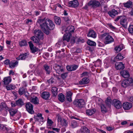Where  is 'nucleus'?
<instances>
[{"mask_svg": "<svg viewBox=\"0 0 133 133\" xmlns=\"http://www.w3.org/2000/svg\"><path fill=\"white\" fill-rule=\"evenodd\" d=\"M50 95V94L48 92L44 91L41 93V96L43 99L47 100L49 99Z\"/></svg>", "mask_w": 133, "mask_h": 133, "instance_id": "15", "label": "nucleus"}, {"mask_svg": "<svg viewBox=\"0 0 133 133\" xmlns=\"http://www.w3.org/2000/svg\"><path fill=\"white\" fill-rule=\"evenodd\" d=\"M113 102L112 104L117 109H119L122 107V104L118 100L114 99L113 101Z\"/></svg>", "mask_w": 133, "mask_h": 133, "instance_id": "11", "label": "nucleus"}, {"mask_svg": "<svg viewBox=\"0 0 133 133\" xmlns=\"http://www.w3.org/2000/svg\"><path fill=\"white\" fill-rule=\"evenodd\" d=\"M61 124L63 126H66L67 125L66 121L65 120L63 119L61 122Z\"/></svg>", "mask_w": 133, "mask_h": 133, "instance_id": "51", "label": "nucleus"}, {"mask_svg": "<svg viewBox=\"0 0 133 133\" xmlns=\"http://www.w3.org/2000/svg\"><path fill=\"white\" fill-rule=\"evenodd\" d=\"M129 101L133 103V97H130Z\"/></svg>", "mask_w": 133, "mask_h": 133, "instance_id": "64", "label": "nucleus"}, {"mask_svg": "<svg viewBox=\"0 0 133 133\" xmlns=\"http://www.w3.org/2000/svg\"><path fill=\"white\" fill-rule=\"evenodd\" d=\"M78 67V65H72V71L76 70Z\"/></svg>", "mask_w": 133, "mask_h": 133, "instance_id": "49", "label": "nucleus"}, {"mask_svg": "<svg viewBox=\"0 0 133 133\" xmlns=\"http://www.w3.org/2000/svg\"><path fill=\"white\" fill-rule=\"evenodd\" d=\"M42 114H38L36 116H34V118L35 121L43 122V118L42 117Z\"/></svg>", "mask_w": 133, "mask_h": 133, "instance_id": "18", "label": "nucleus"}, {"mask_svg": "<svg viewBox=\"0 0 133 133\" xmlns=\"http://www.w3.org/2000/svg\"><path fill=\"white\" fill-rule=\"evenodd\" d=\"M57 88L56 87H52L51 88V91L53 96H56L57 94Z\"/></svg>", "mask_w": 133, "mask_h": 133, "instance_id": "36", "label": "nucleus"}, {"mask_svg": "<svg viewBox=\"0 0 133 133\" xmlns=\"http://www.w3.org/2000/svg\"><path fill=\"white\" fill-rule=\"evenodd\" d=\"M101 4L98 1L91 0L88 2V5L93 8H96L100 6Z\"/></svg>", "mask_w": 133, "mask_h": 133, "instance_id": "6", "label": "nucleus"}, {"mask_svg": "<svg viewBox=\"0 0 133 133\" xmlns=\"http://www.w3.org/2000/svg\"><path fill=\"white\" fill-rule=\"evenodd\" d=\"M11 104L12 107H14L17 105H16V102L15 103L14 102H11Z\"/></svg>", "mask_w": 133, "mask_h": 133, "instance_id": "58", "label": "nucleus"}, {"mask_svg": "<svg viewBox=\"0 0 133 133\" xmlns=\"http://www.w3.org/2000/svg\"><path fill=\"white\" fill-rule=\"evenodd\" d=\"M115 67L117 70H123L125 68L124 65L121 62L116 63Z\"/></svg>", "mask_w": 133, "mask_h": 133, "instance_id": "14", "label": "nucleus"}, {"mask_svg": "<svg viewBox=\"0 0 133 133\" xmlns=\"http://www.w3.org/2000/svg\"><path fill=\"white\" fill-rule=\"evenodd\" d=\"M101 111L103 113H105L106 112L107 110L106 107L104 104H102L101 106Z\"/></svg>", "mask_w": 133, "mask_h": 133, "instance_id": "40", "label": "nucleus"}, {"mask_svg": "<svg viewBox=\"0 0 133 133\" xmlns=\"http://www.w3.org/2000/svg\"><path fill=\"white\" fill-rule=\"evenodd\" d=\"M26 92L27 91L26 88L23 87H20L18 90V94L20 96L26 93Z\"/></svg>", "mask_w": 133, "mask_h": 133, "instance_id": "29", "label": "nucleus"}, {"mask_svg": "<svg viewBox=\"0 0 133 133\" xmlns=\"http://www.w3.org/2000/svg\"><path fill=\"white\" fill-rule=\"evenodd\" d=\"M109 26L112 29H115L116 28L114 26L112 25L111 24H108Z\"/></svg>", "mask_w": 133, "mask_h": 133, "instance_id": "53", "label": "nucleus"}, {"mask_svg": "<svg viewBox=\"0 0 133 133\" xmlns=\"http://www.w3.org/2000/svg\"><path fill=\"white\" fill-rule=\"evenodd\" d=\"M15 88V86L11 84H10L9 85L6 86V88L8 90H12L14 89Z\"/></svg>", "mask_w": 133, "mask_h": 133, "instance_id": "42", "label": "nucleus"}, {"mask_svg": "<svg viewBox=\"0 0 133 133\" xmlns=\"http://www.w3.org/2000/svg\"><path fill=\"white\" fill-rule=\"evenodd\" d=\"M112 102V100L108 98H107V99L105 101V103L106 105L109 107H110L111 104Z\"/></svg>", "mask_w": 133, "mask_h": 133, "instance_id": "41", "label": "nucleus"}, {"mask_svg": "<svg viewBox=\"0 0 133 133\" xmlns=\"http://www.w3.org/2000/svg\"><path fill=\"white\" fill-rule=\"evenodd\" d=\"M59 100L61 102H63L65 101L64 95L60 93L58 95Z\"/></svg>", "mask_w": 133, "mask_h": 133, "instance_id": "37", "label": "nucleus"}, {"mask_svg": "<svg viewBox=\"0 0 133 133\" xmlns=\"http://www.w3.org/2000/svg\"><path fill=\"white\" fill-rule=\"evenodd\" d=\"M133 82L132 78H130L128 79H125L122 81L121 85L123 88H126L130 85V84Z\"/></svg>", "mask_w": 133, "mask_h": 133, "instance_id": "7", "label": "nucleus"}, {"mask_svg": "<svg viewBox=\"0 0 133 133\" xmlns=\"http://www.w3.org/2000/svg\"><path fill=\"white\" fill-rule=\"evenodd\" d=\"M121 75L124 78H127L130 76V75L128 71L126 70H123L121 71Z\"/></svg>", "mask_w": 133, "mask_h": 133, "instance_id": "20", "label": "nucleus"}, {"mask_svg": "<svg viewBox=\"0 0 133 133\" xmlns=\"http://www.w3.org/2000/svg\"><path fill=\"white\" fill-rule=\"evenodd\" d=\"M102 36L103 37H106L104 40V43L105 44L111 43L114 41V39L112 37L109 35L108 33H104L102 35Z\"/></svg>", "mask_w": 133, "mask_h": 133, "instance_id": "3", "label": "nucleus"}, {"mask_svg": "<svg viewBox=\"0 0 133 133\" xmlns=\"http://www.w3.org/2000/svg\"><path fill=\"white\" fill-rule=\"evenodd\" d=\"M90 130L85 126L82 127L80 129V133H89Z\"/></svg>", "mask_w": 133, "mask_h": 133, "instance_id": "24", "label": "nucleus"}, {"mask_svg": "<svg viewBox=\"0 0 133 133\" xmlns=\"http://www.w3.org/2000/svg\"><path fill=\"white\" fill-rule=\"evenodd\" d=\"M33 33L35 36L37 37L38 39L42 40L43 39V34L41 30L36 29L34 30Z\"/></svg>", "mask_w": 133, "mask_h": 133, "instance_id": "5", "label": "nucleus"}, {"mask_svg": "<svg viewBox=\"0 0 133 133\" xmlns=\"http://www.w3.org/2000/svg\"><path fill=\"white\" fill-rule=\"evenodd\" d=\"M124 55H122L121 53H119L115 57V59H116L119 60H122L124 58Z\"/></svg>", "mask_w": 133, "mask_h": 133, "instance_id": "38", "label": "nucleus"}, {"mask_svg": "<svg viewBox=\"0 0 133 133\" xmlns=\"http://www.w3.org/2000/svg\"><path fill=\"white\" fill-rule=\"evenodd\" d=\"M68 73L66 72L64 73L61 75V77L63 79H64L66 78L68 76Z\"/></svg>", "mask_w": 133, "mask_h": 133, "instance_id": "45", "label": "nucleus"}, {"mask_svg": "<svg viewBox=\"0 0 133 133\" xmlns=\"http://www.w3.org/2000/svg\"><path fill=\"white\" fill-rule=\"evenodd\" d=\"M89 82V79L87 77H85L83 78L79 82V84L80 85L83 84H87Z\"/></svg>", "mask_w": 133, "mask_h": 133, "instance_id": "28", "label": "nucleus"}, {"mask_svg": "<svg viewBox=\"0 0 133 133\" xmlns=\"http://www.w3.org/2000/svg\"><path fill=\"white\" fill-rule=\"evenodd\" d=\"M4 63L6 65H7L9 64V65L10 62L9 59H7L4 61Z\"/></svg>", "mask_w": 133, "mask_h": 133, "instance_id": "48", "label": "nucleus"}, {"mask_svg": "<svg viewBox=\"0 0 133 133\" xmlns=\"http://www.w3.org/2000/svg\"><path fill=\"white\" fill-rule=\"evenodd\" d=\"M26 108L30 114H32L34 111L33 110V106L30 102L27 103L26 104Z\"/></svg>", "mask_w": 133, "mask_h": 133, "instance_id": "9", "label": "nucleus"}, {"mask_svg": "<svg viewBox=\"0 0 133 133\" xmlns=\"http://www.w3.org/2000/svg\"><path fill=\"white\" fill-rule=\"evenodd\" d=\"M11 79L10 77H5L3 79L4 84L5 85H7L11 82Z\"/></svg>", "mask_w": 133, "mask_h": 133, "instance_id": "27", "label": "nucleus"}, {"mask_svg": "<svg viewBox=\"0 0 133 133\" xmlns=\"http://www.w3.org/2000/svg\"><path fill=\"white\" fill-rule=\"evenodd\" d=\"M64 20L68 23H69V22L70 21V19L68 17H63Z\"/></svg>", "mask_w": 133, "mask_h": 133, "instance_id": "52", "label": "nucleus"}, {"mask_svg": "<svg viewBox=\"0 0 133 133\" xmlns=\"http://www.w3.org/2000/svg\"><path fill=\"white\" fill-rule=\"evenodd\" d=\"M108 14L111 17H114L116 15L118 14V11L115 9H113L111 10L108 12Z\"/></svg>", "mask_w": 133, "mask_h": 133, "instance_id": "23", "label": "nucleus"}, {"mask_svg": "<svg viewBox=\"0 0 133 133\" xmlns=\"http://www.w3.org/2000/svg\"><path fill=\"white\" fill-rule=\"evenodd\" d=\"M19 45L20 46L22 47L23 46H25L27 45L26 42L24 40H23L19 42Z\"/></svg>", "mask_w": 133, "mask_h": 133, "instance_id": "43", "label": "nucleus"}, {"mask_svg": "<svg viewBox=\"0 0 133 133\" xmlns=\"http://www.w3.org/2000/svg\"><path fill=\"white\" fill-rule=\"evenodd\" d=\"M43 68L45 71L46 74L48 75L50 74L51 71V69L49 66L47 64H45L43 65Z\"/></svg>", "mask_w": 133, "mask_h": 133, "instance_id": "19", "label": "nucleus"}, {"mask_svg": "<svg viewBox=\"0 0 133 133\" xmlns=\"http://www.w3.org/2000/svg\"><path fill=\"white\" fill-rule=\"evenodd\" d=\"M55 22L58 25H60L61 23V19L60 17L57 16L55 17Z\"/></svg>", "mask_w": 133, "mask_h": 133, "instance_id": "39", "label": "nucleus"}, {"mask_svg": "<svg viewBox=\"0 0 133 133\" xmlns=\"http://www.w3.org/2000/svg\"><path fill=\"white\" fill-rule=\"evenodd\" d=\"M30 102L35 104H39V100L37 97L33 96L30 98Z\"/></svg>", "mask_w": 133, "mask_h": 133, "instance_id": "26", "label": "nucleus"}, {"mask_svg": "<svg viewBox=\"0 0 133 133\" xmlns=\"http://www.w3.org/2000/svg\"><path fill=\"white\" fill-rule=\"evenodd\" d=\"M28 44L31 51L32 53H35L38 50V48L35 47H34V45L31 41L29 42Z\"/></svg>", "mask_w": 133, "mask_h": 133, "instance_id": "12", "label": "nucleus"}, {"mask_svg": "<svg viewBox=\"0 0 133 133\" xmlns=\"http://www.w3.org/2000/svg\"><path fill=\"white\" fill-rule=\"evenodd\" d=\"M66 68L67 70L69 71H72V65H71V66H69V65L67 66H66Z\"/></svg>", "mask_w": 133, "mask_h": 133, "instance_id": "50", "label": "nucleus"}, {"mask_svg": "<svg viewBox=\"0 0 133 133\" xmlns=\"http://www.w3.org/2000/svg\"><path fill=\"white\" fill-rule=\"evenodd\" d=\"M130 14L131 16H133V8L131 9V11L130 12Z\"/></svg>", "mask_w": 133, "mask_h": 133, "instance_id": "63", "label": "nucleus"}, {"mask_svg": "<svg viewBox=\"0 0 133 133\" xmlns=\"http://www.w3.org/2000/svg\"><path fill=\"white\" fill-rule=\"evenodd\" d=\"M107 130L109 131H111L112 130V127H107Z\"/></svg>", "mask_w": 133, "mask_h": 133, "instance_id": "62", "label": "nucleus"}, {"mask_svg": "<svg viewBox=\"0 0 133 133\" xmlns=\"http://www.w3.org/2000/svg\"><path fill=\"white\" fill-rule=\"evenodd\" d=\"M66 96H72V93L70 91H69L66 93Z\"/></svg>", "mask_w": 133, "mask_h": 133, "instance_id": "55", "label": "nucleus"}, {"mask_svg": "<svg viewBox=\"0 0 133 133\" xmlns=\"http://www.w3.org/2000/svg\"><path fill=\"white\" fill-rule=\"evenodd\" d=\"M127 123V121H123L121 122V124L122 125H124L126 124Z\"/></svg>", "mask_w": 133, "mask_h": 133, "instance_id": "60", "label": "nucleus"}, {"mask_svg": "<svg viewBox=\"0 0 133 133\" xmlns=\"http://www.w3.org/2000/svg\"><path fill=\"white\" fill-rule=\"evenodd\" d=\"M73 104L75 106L81 108L84 107L85 104V103L84 99H81L75 100L73 102Z\"/></svg>", "mask_w": 133, "mask_h": 133, "instance_id": "4", "label": "nucleus"}, {"mask_svg": "<svg viewBox=\"0 0 133 133\" xmlns=\"http://www.w3.org/2000/svg\"><path fill=\"white\" fill-rule=\"evenodd\" d=\"M45 19V18L38 19L37 23L39 24L43 31L48 35L50 33L51 30L54 29L55 25L52 20L48 18Z\"/></svg>", "mask_w": 133, "mask_h": 133, "instance_id": "1", "label": "nucleus"}, {"mask_svg": "<svg viewBox=\"0 0 133 133\" xmlns=\"http://www.w3.org/2000/svg\"><path fill=\"white\" fill-rule=\"evenodd\" d=\"M132 107L131 103L128 102H125L122 105L123 108L125 110H128L130 109Z\"/></svg>", "mask_w": 133, "mask_h": 133, "instance_id": "16", "label": "nucleus"}, {"mask_svg": "<svg viewBox=\"0 0 133 133\" xmlns=\"http://www.w3.org/2000/svg\"><path fill=\"white\" fill-rule=\"evenodd\" d=\"M70 125L72 128H75L78 126V124L76 121L73 120L71 121Z\"/></svg>", "mask_w": 133, "mask_h": 133, "instance_id": "34", "label": "nucleus"}, {"mask_svg": "<svg viewBox=\"0 0 133 133\" xmlns=\"http://www.w3.org/2000/svg\"><path fill=\"white\" fill-rule=\"evenodd\" d=\"M123 45L121 44L115 47V50L118 52L121 51L123 48Z\"/></svg>", "mask_w": 133, "mask_h": 133, "instance_id": "31", "label": "nucleus"}, {"mask_svg": "<svg viewBox=\"0 0 133 133\" xmlns=\"http://www.w3.org/2000/svg\"><path fill=\"white\" fill-rule=\"evenodd\" d=\"M24 104V103L22 99L19 98L18 100L16 101V105L22 106Z\"/></svg>", "mask_w": 133, "mask_h": 133, "instance_id": "35", "label": "nucleus"}, {"mask_svg": "<svg viewBox=\"0 0 133 133\" xmlns=\"http://www.w3.org/2000/svg\"><path fill=\"white\" fill-rule=\"evenodd\" d=\"M70 118L71 119H77V120H81L80 119H79V118H77L76 117L74 116H72L70 117Z\"/></svg>", "mask_w": 133, "mask_h": 133, "instance_id": "59", "label": "nucleus"}, {"mask_svg": "<svg viewBox=\"0 0 133 133\" xmlns=\"http://www.w3.org/2000/svg\"><path fill=\"white\" fill-rule=\"evenodd\" d=\"M79 3L77 0H74L69 2L68 3L69 7H72L74 8H77L79 5Z\"/></svg>", "mask_w": 133, "mask_h": 133, "instance_id": "10", "label": "nucleus"}, {"mask_svg": "<svg viewBox=\"0 0 133 133\" xmlns=\"http://www.w3.org/2000/svg\"><path fill=\"white\" fill-rule=\"evenodd\" d=\"M66 129L65 128H63L61 129V132H63L65 131Z\"/></svg>", "mask_w": 133, "mask_h": 133, "instance_id": "61", "label": "nucleus"}, {"mask_svg": "<svg viewBox=\"0 0 133 133\" xmlns=\"http://www.w3.org/2000/svg\"><path fill=\"white\" fill-rule=\"evenodd\" d=\"M124 6L128 8H131L132 6V2L129 0L127 2L123 3Z\"/></svg>", "mask_w": 133, "mask_h": 133, "instance_id": "25", "label": "nucleus"}, {"mask_svg": "<svg viewBox=\"0 0 133 133\" xmlns=\"http://www.w3.org/2000/svg\"><path fill=\"white\" fill-rule=\"evenodd\" d=\"M96 32L92 30H90L87 36L89 37H91L93 38H95L96 37Z\"/></svg>", "mask_w": 133, "mask_h": 133, "instance_id": "21", "label": "nucleus"}, {"mask_svg": "<svg viewBox=\"0 0 133 133\" xmlns=\"http://www.w3.org/2000/svg\"><path fill=\"white\" fill-rule=\"evenodd\" d=\"M74 26H68L66 29V32L68 33V34H65L63 37V39L62 40V42L64 44V45L66 44V41L68 42L70 41V38L71 36V35L70 32H74Z\"/></svg>", "mask_w": 133, "mask_h": 133, "instance_id": "2", "label": "nucleus"}, {"mask_svg": "<svg viewBox=\"0 0 133 133\" xmlns=\"http://www.w3.org/2000/svg\"><path fill=\"white\" fill-rule=\"evenodd\" d=\"M87 43L88 45L91 46H95L96 45V43L95 42L91 41L90 40H88Z\"/></svg>", "mask_w": 133, "mask_h": 133, "instance_id": "44", "label": "nucleus"}, {"mask_svg": "<svg viewBox=\"0 0 133 133\" xmlns=\"http://www.w3.org/2000/svg\"><path fill=\"white\" fill-rule=\"evenodd\" d=\"M47 123L48 124H49V125L51 126L53 123L54 122L52 121L51 119H50L49 118H48L47 119Z\"/></svg>", "mask_w": 133, "mask_h": 133, "instance_id": "47", "label": "nucleus"}, {"mask_svg": "<svg viewBox=\"0 0 133 133\" xmlns=\"http://www.w3.org/2000/svg\"><path fill=\"white\" fill-rule=\"evenodd\" d=\"M128 30L130 33H133V25H130L128 29Z\"/></svg>", "mask_w": 133, "mask_h": 133, "instance_id": "46", "label": "nucleus"}, {"mask_svg": "<svg viewBox=\"0 0 133 133\" xmlns=\"http://www.w3.org/2000/svg\"><path fill=\"white\" fill-rule=\"evenodd\" d=\"M123 16H118L115 19V21H118L119 19H120V20L121 19L122 17H123Z\"/></svg>", "mask_w": 133, "mask_h": 133, "instance_id": "57", "label": "nucleus"}, {"mask_svg": "<svg viewBox=\"0 0 133 133\" xmlns=\"http://www.w3.org/2000/svg\"><path fill=\"white\" fill-rule=\"evenodd\" d=\"M127 20L125 17L123 16V17H122L120 21V24L122 25L125 28L127 27Z\"/></svg>", "mask_w": 133, "mask_h": 133, "instance_id": "13", "label": "nucleus"}, {"mask_svg": "<svg viewBox=\"0 0 133 133\" xmlns=\"http://www.w3.org/2000/svg\"><path fill=\"white\" fill-rule=\"evenodd\" d=\"M10 115L11 116H14L17 112V109H11L9 110Z\"/></svg>", "mask_w": 133, "mask_h": 133, "instance_id": "33", "label": "nucleus"}, {"mask_svg": "<svg viewBox=\"0 0 133 133\" xmlns=\"http://www.w3.org/2000/svg\"><path fill=\"white\" fill-rule=\"evenodd\" d=\"M27 57V53L21 54L18 57L16 58V59L18 60H24Z\"/></svg>", "mask_w": 133, "mask_h": 133, "instance_id": "22", "label": "nucleus"}, {"mask_svg": "<svg viewBox=\"0 0 133 133\" xmlns=\"http://www.w3.org/2000/svg\"><path fill=\"white\" fill-rule=\"evenodd\" d=\"M96 110L95 109L91 110H88L86 111V114L89 116H91L94 114L96 112Z\"/></svg>", "mask_w": 133, "mask_h": 133, "instance_id": "32", "label": "nucleus"}, {"mask_svg": "<svg viewBox=\"0 0 133 133\" xmlns=\"http://www.w3.org/2000/svg\"><path fill=\"white\" fill-rule=\"evenodd\" d=\"M33 41L34 43H36L39 45H41L42 43V42L40 41L41 39H39L38 37L35 36H33L30 38Z\"/></svg>", "mask_w": 133, "mask_h": 133, "instance_id": "17", "label": "nucleus"}, {"mask_svg": "<svg viewBox=\"0 0 133 133\" xmlns=\"http://www.w3.org/2000/svg\"><path fill=\"white\" fill-rule=\"evenodd\" d=\"M52 130H53L56 131L57 132H59L60 131V129H58L56 128H52Z\"/></svg>", "mask_w": 133, "mask_h": 133, "instance_id": "56", "label": "nucleus"}, {"mask_svg": "<svg viewBox=\"0 0 133 133\" xmlns=\"http://www.w3.org/2000/svg\"><path fill=\"white\" fill-rule=\"evenodd\" d=\"M18 62L17 61H12L10 62L9 66L10 68H14L16 65L18 64Z\"/></svg>", "mask_w": 133, "mask_h": 133, "instance_id": "30", "label": "nucleus"}, {"mask_svg": "<svg viewBox=\"0 0 133 133\" xmlns=\"http://www.w3.org/2000/svg\"><path fill=\"white\" fill-rule=\"evenodd\" d=\"M53 68L56 71L57 73L59 74L63 72L64 69L62 66L55 64L53 66Z\"/></svg>", "mask_w": 133, "mask_h": 133, "instance_id": "8", "label": "nucleus"}, {"mask_svg": "<svg viewBox=\"0 0 133 133\" xmlns=\"http://www.w3.org/2000/svg\"><path fill=\"white\" fill-rule=\"evenodd\" d=\"M66 99L69 102H71L72 101L71 96H66Z\"/></svg>", "mask_w": 133, "mask_h": 133, "instance_id": "54", "label": "nucleus"}]
</instances>
